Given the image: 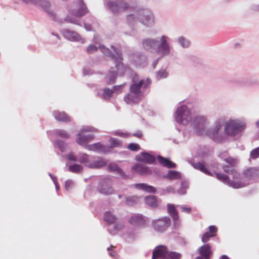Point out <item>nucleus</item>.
<instances>
[{"label":"nucleus","instance_id":"1","mask_svg":"<svg viewBox=\"0 0 259 259\" xmlns=\"http://www.w3.org/2000/svg\"><path fill=\"white\" fill-rule=\"evenodd\" d=\"M100 50L106 57L114 61L117 74L122 76L124 75L127 67L123 63V58L121 49L120 47L111 46V51L104 45L100 46Z\"/></svg>","mask_w":259,"mask_h":259},{"label":"nucleus","instance_id":"2","mask_svg":"<svg viewBox=\"0 0 259 259\" xmlns=\"http://www.w3.org/2000/svg\"><path fill=\"white\" fill-rule=\"evenodd\" d=\"M259 177L258 167H249L244 170L236 182H231L232 187L239 189L245 187L249 184L251 180Z\"/></svg>","mask_w":259,"mask_h":259},{"label":"nucleus","instance_id":"3","mask_svg":"<svg viewBox=\"0 0 259 259\" xmlns=\"http://www.w3.org/2000/svg\"><path fill=\"white\" fill-rule=\"evenodd\" d=\"M223 122L221 120H217L213 127H210L206 132L207 135L214 142L222 143L227 139L224 132H221Z\"/></svg>","mask_w":259,"mask_h":259},{"label":"nucleus","instance_id":"4","mask_svg":"<svg viewBox=\"0 0 259 259\" xmlns=\"http://www.w3.org/2000/svg\"><path fill=\"white\" fill-rule=\"evenodd\" d=\"M104 5L107 10L116 16L128 10L131 7L130 4L124 0H105Z\"/></svg>","mask_w":259,"mask_h":259},{"label":"nucleus","instance_id":"5","mask_svg":"<svg viewBox=\"0 0 259 259\" xmlns=\"http://www.w3.org/2000/svg\"><path fill=\"white\" fill-rule=\"evenodd\" d=\"M175 119L179 124L187 125L192 120L190 109L185 105L180 106L176 111Z\"/></svg>","mask_w":259,"mask_h":259},{"label":"nucleus","instance_id":"6","mask_svg":"<svg viewBox=\"0 0 259 259\" xmlns=\"http://www.w3.org/2000/svg\"><path fill=\"white\" fill-rule=\"evenodd\" d=\"M245 128V125L234 120H229L225 124V133L226 136H235Z\"/></svg>","mask_w":259,"mask_h":259},{"label":"nucleus","instance_id":"7","mask_svg":"<svg viewBox=\"0 0 259 259\" xmlns=\"http://www.w3.org/2000/svg\"><path fill=\"white\" fill-rule=\"evenodd\" d=\"M137 20L147 27H152L154 24V16L151 11L148 9L138 11Z\"/></svg>","mask_w":259,"mask_h":259},{"label":"nucleus","instance_id":"8","mask_svg":"<svg viewBox=\"0 0 259 259\" xmlns=\"http://www.w3.org/2000/svg\"><path fill=\"white\" fill-rule=\"evenodd\" d=\"M206 118L203 116H195L191 123L192 128L198 136L204 135L206 132Z\"/></svg>","mask_w":259,"mask_h":259},{"label":"nucleus","instance_id":"9","mask_svg":"<svg viewBox=\"0 0 259 259\" xmlns=\"http://www.w3.org/2000/svg\"><path fill=\"white\" fill-rule=\"evenodd\" d=\"M151 80L148 77L146 79H142L140 80L139 83H132L130 87V91L132 94L143 96V92L141 89H147L151 84Z\"/></svg>","mask_w":259,"mask_h":259},{"label":"nucleus","instance_id":"10","mask_svg":"<svg viewBox=\"0 0 259 259\" xmlns=\"http://www.w3.org/2000/svg\"><path fill=\"white\" fill-rule=\"evenodd\" d=\"M98 184L97 189L100 193L106 195L112 193L113 189L110 179L105 177L100 178L98 180Z\"/></svg>","mask_w":259,"mask_h":259},{"label":"nucleus","instance_id":"11","mask_svg":"<svg viewBox=\"0 0 259 259\" xmlns=\"http://www.w3.org/2000/svg\"><path fill=\"white\" fill-rule=\"evenodd\" d=\"M168 37L165 35H163L160 37H159L156 54H159L162 57L169 55L171 47L168 41Z\"/></svg>","mask_w":259,"mask_h":259},{"label":"nucleus","instance_id":"12","mask_svg":"<svg viewBox=\"0 0 259 259\" xmlns=\"http://www.w3.org/2000/svg\"><path fill=\"white\" fill-rule=\"evenodd\" d=\"M230 83L234 87L239 88L252 87L259 84V82L257 80L250 77L233 79L230 81Z\"/></svg>","mask_w":259,"mask_h":259},{"label":"nucleus","instance_id":"13","mask_svg":"<svg viewBox=\"0 0 259 259\" xmlns=\"http://www.w3.org/2000/svg\"><path fill=\"white\" fill-rule=\"evenodd\" d=\"M159 37L155 38H146L142 40L143 48L148 52L156 53L157 48L158 45Z\"/></svg>","mask_w":259,"mask_h":259},{"label":"nucleus","instance_id":"14","mask_svg":"<svg viewBox=\"0 0 259 259\" xmlns=\"http://www.w3.org/2000/svg\"><path fill=\"white\" fill-rule=\"evenodd\" d=\"M171 224L169 217H165L161 219L153 221L152 226L155 231L159 232H164Z\"/></svg>","mask_w":259,"mask_h":259},{"label":"nucleus","instance_id":"15","mask_svg":"<svg viewBox=\"0 0 259 259\" xmlns=\"http://www.w3.org/2000/svg\"><path fill=\"white\" fill-rule=\"evenodd\" d=\"M168 251L166 246L163 245H158L152 251V259H166Z\"/></svg>","mask_w":259,"mask_h":259},{"label":"nucleus","instance_id":"16","mask_svg":"<svg viewBox=\"0 0 259 259\" xmlns=\"http://www.w3.org/2000/svg\"><path fill=\"white\" fill-rule=\"evenodd\" d=\"M136 159L138 162L145 164H155L156 163L155 156L148 153L146 151H143L141 152L140 155L136 156Z\"/></svg>","mask_w":259,"mask_h":259},{"label":"nucleus","instance_id":"17","mask_svg":"<svg viewBox=\"0 0 259 259\" xmlns=\"http://www.w3.org/2000/svg\"><path fill=\"white\" fill-rule=\"evenodd\" d=\"M133 62L137 66L144 67L147 64L145 55L141 52L134 53L131 55Z\"/></svg>","mask_w":259,"mask_h":259},{"label":"nucleus","instance_id":"18","mask_svg":"<svg viewBox=\"0 0 259 259\" xmlns=\"http://www.w3.org/2000/svg\"><path fill=\"white\" fill-rule=\"evenodd\" d=\"M95 137V135L93 134L83 135L78 133L77 135L76 141L78 144L85 149L86 146L89 145L88 143L94 140Z\"/></svg>","mask_w":259,"mask_h":259},{"label":"nucleus","instance_id":"19","mask_svg":"<svg viewBox=\"0 0 259 259\" xmlns=\"http://www.w3.org/2000/svg\"><path fill=\"white\" fill-rule=\"evenodd\" d=\"M107 169L110 172H113L119 175L121 179L126 180L130 178L129 175H126L122 169L116 163H110L107 165Z\"/></svg>","mask_w":259,"mask_h":259},{"label":"nucleus","instance_id":"20","mask_svg":"<svg viewBox=\"0 0 259 259\" xmlns=\"http://www.w3.org/2000/svg\"><path fill=\"white\" fill-rule=\"evenodd\" d=\"M85 149L100 154H107L106 146L100 142H97L89 145H87Z\"/></svg>","mask_w":259,"mask_h":259},{"label":"nucleus","instance_id":"21","mask_svg":"<svg viewBox=\"0 0 259 259\" xmlns=\"http://www.w3.org/2000/svg\"><path fill=\"white\" fill-rule=\"evenodd\" d=\"M132 169L133 171L137 172L141 176L151 175L152 174V171L148 166L141 163H137L134 164L132 166Z\"/></svg>","mask_w":259,"mask_h":259},{"label":"nucleus","instance_id":"22","mask_svg":"<svg viewBox=\"0 0 259 259\" xmlns=\"http://www.w3.org/2000/svg\"><path fill=\"white\" fill-rule=\"evenodd\" d=\"M129 223L135 227L143 228L146 226V220L142 214H135L131 217Z\"/></svg>","mask_w":259,"mask_h":259},{"label":"nucleus","instance_id":"23","mask_svg":"<svg viewBox=\"0 0 259 259\" xmlns=\"http://www.w3.org/2000/svg\"><path fill=\"white\" fill-rule=\"evenodd\" d=\"M78 9L73 10L72 13L77 17H81L89 12V10L83 0H79L77 3Z\"/></svg>","mask_w":259,"mask_h":259},{"label":"nucleus","instance_id":"24","mask_svg":"<svg viewBox=\"0 0 259 259\" xmlns=\"http://www.w3.org/2000/svg\"><path fill=\"white\" fill-rule=\"evenodd\" d=\"M107 162L100 157L92 156L89 168L92 169L100 168L107 166Z\"/></svg>","mask_w":259,"mask_h":259},{"label":"nucleus","instance_id":"25","mask_svg":"<svg viewBox=\"0 0 259 259\" xmlns=\"http://www.w3.org/2000/svg\"><path fill=\"white\" fill-rule=\"evenodd\" d=\"M157 159L159 163L163 166L166 167L168 168L176 167V164L171 161L168 158L164 157L159 155L157 156Z\"/></svg>","mask_w":259,"mask_h":259},{"label":"nucleus","instance_id":"26","mask_svg":"<svg viewBox=\"0 0 259 259\" xmlns=\"http://www.w3.org/2000/svg\"><path fill=\"white\" fill-rule=\"evenodd\" d=\"M117 75V72L116 70H114V68L111 67L109 70L108 74L105 78L106 83L108 85L115 83Z\"/></svg>","mask_w":259,"mask_h":259},{"label":"nucleus","instance_id":"27","mask_svg":"<svg viewBox=\"0 0 259 259\" xmlns=\"http://www.w3.org/2000/svg\"><path fill=\"white\" fill-rule=\"evenodd\" d=\"M191 165L195 169L200 170L206 175L209 176H213V173L206 167L202 162H192Z\"/></svg>","mask_w":259,"mask_h":259},{"label":"nucleus","instance_id":"28","mask_svg":"<svg viewBox=\"0 0 259 259\" xmlns=\"http://www.w3.org/2000/svg\"><path fill=\"white\" fill-rule=\"evenodd\" d=\"M92 156L87 153H80L78 154V162L89 168Z\"/></svg>","mask_w":259,"mask_h":259},{"label":"nucleus","instance_id":"29","mask_svg":"<svg viewBox=\"0 0 259 259\" xmlns=\"http://www.w3.org/2000/svg\"><path fill=\"white\" fill-rule=\"evenodd\" d=\"M198 252L200 254L198 256H201L202 258L204 257L211 255L212 251L211 250V246L209 244H205L198 248Z\"/></svg>","mask_w":259,"mask_h":259},{"label":"nucleus","instance_id":"30","mask_svg":"<svg viewBox=\"0 0 259 259\" xmlns=\"http://www.w3.org/2000/svg\"><path fill=\"white\" fill-rule=\"evenodd\" d=\"M110 145L106 146L108 154L111 153L114 148L121 147L122 142L117 138L111 137L109 139Z\"/></svg>","mask_w":259,"mask_h":259},{"label":"nucleus","instance_id":"31","mask_svg":"<svg viewBox=\"0 0 259 259\" xmlns=\"http://www.w3.org/2000/svg\"><path fill=\"white\" fill-rule=\"evenodd\" d=\"M136 188L140 190H144L148 193L155 194L157 192L156 189L151 185H148L146 183H138L135 185Z\"/></svg>","mask_w":259,"mask_h":259},{"label":"nucleus","instance_id":"32","mask_svg":"<svg viewBox=\"0 0 259 259\" xmlns=\"http://www.w3.org/2000/svg\"><path fill=\"white\" fill-rule=\"evenodd\" d=\"M66 39L72 41H79L81 40V37L76 32L66 29Z\"/></svg>","mask_w":259,"mask_h":259},{"label":"nucleus","instance_id":"33","mask_svg":"<svg viewBox=\"0 0 259 259\" xmlns=\"http://www.w3.org/2000/svg\"><path fill=\"white\" fill-rule=\"evenodd\" d=\"M145 202L150 207L155 209L158 206L157 197L155 195H149L145 197Z\"/></svg>","mask_w":259,"mask_h":259},{"label":"nucleus","instance_id":"34","mask_svg":"<svg viewBox=\"0 0 259 259\" xmlns=\"http://www.w3.org/2000/svg\"><path fill=\"white\" fill-rule=\"evenodd\" d=\"M233 167L231 165H223L222 168L226 173L232 175L233 179L238 180V178L240 177V174L238 173Z\"/></svg>","mask_w":259,"mask_h":259},{"label":"nucleus","instance_id":"35","mask_svg":"<svg viewBox=\"0 0 259 259\" xmlns=\"http://www.w3.org/2000/svg\"><path fill=\"white\" fill-rule=\"evenodd\" d=\"M142 97L128 93L124 97V100L128 104L131 103L137 104L142 99Z\"/></svg>","mask_w":259,"mask_h":259},{"label":"nucleus","instance_id":"36","mask_svg":"<svg viewBox=\"0 0 259 259\" xmlns=\"http://www.w3.org/2000/svg\"><path fill=\"white\" fill-rule=\"evenodd\" d=\"M163 178L167 179L169 180H176L181 179V174L177 170H169L166 175L163 176Z\"/></svg>","mask_w":259,"mask_h":259},{"label":"nucleus","instance_id":"37","mask_svg":"<svg viewBox=\"0 0 259 259\" xmlns=\"http://www.w3.org/2000/svg\"><path fill=\"white\" fill-rule=\"evenodd\" d=\"M214 173L215 175V177L219 180L222 181L224 183H227L228 184V185L230 187H232V186L231 185V182H236V181L231 180L230 179V178L229 177V176L227 175H225V174H224L222 173L215 172V171H214Z\"/></svg>","mask_w":259,"mask_h":259},{"label":"nucleus","instance_id":"38","mask_svg":"<svg viewBox=\"0 0 259 259\" xmlns=\"http://www.w3.org/2000/svg\"><path fill=\"white\" fill-rule=\"evenodd\" d=\"M177 42L183 49H188L191 45V41L184 36H179L178 38Z\"/></svg>","mask_w":259,"mask_h":259},{"label":"nucleus","instance_id":"39","mask_svg":"<svg viewBox=\"0 0 259 259\" xmlns=\"http://www.w3.org/2000/svg\"><path fill=\"white\" fill-rule=\"evenodd\" d=\"M68 170L71 172L80 174L83 170L82 165L77 163H74L70 164L68 167Z\"/></svg>","mask_w":259,"mask_h":259},{"label":"nucleus","instance_id":"40","mask_svg":"<svg viewBox=\"0 0 259 259\" xmlns=\"http://www.w3.org/2000/svg\"><path fill=\"white\" fill-rule=\"evenodd\" d=\"M109 224L108 228V231L109 233L112 235L116 234L118 231L121 230L123 227V225L121 223H117L114 225Z\"/></svg>","mask_w":259,"mask_h":259},{"label":"nucleus","instance_id":"41","mask_svg":"<svg viewBox=\"0 0 259 259\" xmlns=\"http://www.w3.org/2000/svg\"><path fill=\"white\" fill-rule=\"evenodd\" d=\"M167 210L172 218H177L179 217V213L175 206L173 204L168 203L167 205Z\"/></svg>","mask_w":259,"mask_h":259},{"label":"nucleus","instance_id":"42","mask_svg":"<svg viewBox=\"0 0 259 259\" xmlns=\"http://www.w3.org/2000/svg\"><path fill=\"white\" fill-rule=\"evenodd\" d=\"M115 215L112 214L110 211H107L104 213V220L109 224H112L116 220Z\"/></svg>","mask_w":259,"mask_h":259},{"label":"nucleus","instance_id":"43","mask_svg":"<svg viewBox=\"0 0 259 259\" xmlns=\"http://www.w3.org/2000/svg\"><path fill=\"white\" fill-rule=\"evenodd\" d=\"M139 198L135 195L126 196L125 197V203L127 205L133 206L138 203Z\"/></svg>","mask_w":259,"mask_h":259},{"label":"nucleus","instance_id":"44","mask_svg":"<svg viewBox=\"0 0 259 259\" xmlns=\"http://www.w3.org/2000/svg\"><path fill=\"white\" fill-rule=\"evenodd\" d=\"M114 91L109 88H104L103 90V94L101 98L105 100H109L112 97Z\"/></svg>","mask_w":259,"mask_h":259},{"label":"nucleus","instance_id":"45","mask_svg":"<svg viewBox=\"0 0 259 259\" xmlns=\"http://www.w3.org/2000/svg\"><path fill=\"white\" fill-rule=\"evenodd\" d=\"M124 236L126 241L131 242L135 239L136 234L134 231H128L124 234Z\"/></svg>","mask_w":259,"mask_h":259},{"label":"nucleus","instance_id":"46","mask_svg":"<svg viewBox=\"0 0 259 259\" xmlns=\"http://www.w3.org/2000/svg\"><path fill=\"white\" fill-rule=\"evenodd\" d=\"M182 255L179 252L175 251H168L166 259H180Z\"/></svg>","mask_w":259,"mask_h":259},{"label":"nucleus","instance_id":"47","mask_svg":"<svg viewBox=\"0 0 259 259\" xmlns=\"http://www.w3.org/2000/svg\"><path fill=\"white\" fill-rule=\"evenodd\" d=\"M126 21L130 25H133L137 20V13L135 16L134 14H130L126 16Z\"/></svg>","mask_w":259,"mask_h":259},{"label":"nucleus","instance_id":"48","mask_svg":"<svg viewBox=\"0 0 259 259\" xmlns=\"http://www.w3.org/2000/svg\"><path fill=\"white\" fill-rule=\"evenodd\" d=\"M168 73L165 70H160L156 72V78L157 79L165 78L168 76Z\"/></svg>","mask_w":259,"mask_h":259},{"label":"nucleus","instance_id":"49","mask_svg":"<svg viewBox=\"0 0 259 259\" xmlns=\"http://www.w3.org/2000/svg\"><path fill=\"white\" fill-rule=\"evenodd\" d=\"M127 148L132 151H138L141 149V147L139 144L136 143H131L127 146Z\"/></svg>","mask_w":259,"mask_h":259},{"label":"nucleus","instance_id":"50","mask_svg":"<svg viewBox=\"0 0 259 259\" xmlns=\"http://www.w3.org/2000/svg\"><path fill=\"white\" fill-rule=\"evenodd\" d=\"M54 115L56 119L60 121H64L65 119V114L63 112H60L58 111H55L54 112Z\"/></svg>","mask_w":259,"mask_h":259},{"label":"nucleus","instance_id":"51","mask_svg":"<svg viewBox=\"0 0 259 259\" xmlns=\"http://www.w3.org/2000/svg\"><path fill=\"white\" fill-rule=\"evenodd\" d=\"M250 157L253 159H256L259 157V147L251 151L250 152Z\"/></svg>","mask_w":259,"mask_h":259},{"label":"nucleus","instance_id":"52","mask_svg":"<svg viewBox=\"0 0 259 259\" xmlns=\"http://www.w3.org/2000/svg\"><path fill=\"white\" fill-rule=\"evenodd\" d=\"M214 236V234H210L209 232H206L203 234L201 237V240L203 243H205L207 242L211 237Z\"/></svg>","mask_w":259,"mask_h":259},{"label":"nucleus","instance_id":"53","mask_svg":"<svg viewBox=\"0 0 259 259\" xmlns=\"http://www.w3.org/2000/svg\"><path fill=\"white\" fill-rule=\"evenodd\" d=\"M98 47L94 45H90L87 48V52L89 54H93L95 53V52L97 51L98 50Z\"/></svg>","mask_w":259,"mask_h":259},{"label":"nucleus","instance_id":"54","mask_svg":"<svg viewBox=\"0 0 259 259\" xmlns=\"http://www.w3.org/2000/svg\"><path fill=\"white\" fill-rule=\"evenodd\" d=\"M124 85V84L119 85H114L113 87L112 91H114V93H115L117 94H119L122 92Z\"/></svg>","mask_w":259,"mask_h":259},{"label":"nucleus","instance_id":"55","mask_svg":"<svg viewBox=\"0 0 259 259\" xmlns=\"http://www.w3.org/2000/svg\"><path fill=\"white\" fill-rule=\"evenodd\" d=\"M75 182L72 180L66 181V190L71 189L75 186Z\"/></svg>","mask_w":259,"mask_h":259},{"label":"nucleus","instance_id":"56","mask_svg":"<svg viewBox=\"0 0 259 259\" xmlns=\"http://www.w3.org/2000/svg\"><path fill=\"white\" fill-rule=\"evenodd\" d=\"M81 132H98V130L93 126H87L82 128L81 130Z\"/></svg>","mask_w":259,"mask_h":259},{"label":"nucleus","instance_id":"57","mask_svg":"<svg viewBox=\"0 0 259 259\" xmlns=\"http://www.w3.org/2000/svg\"><path fill=\"white\" fill-rule=\"evenodd\" d=\"M41 6L42 8L46 11H48L51 16L54 18V14L52 12H49L48 8L50 7V4L49 2H44L41 3Z\"/></svg>","mask_w":259,"mask_h":259},{"label":"nucleus","instance_id":"58","mask_svg":"<svg viewBox=\"0 0 259 259\" xmlns=\"http://www.w3.org/2000/svg\"><path fill=\"white\" fill-rule=\"evenodd\" d=\"M67 158L70 161L78 162V155H75L73 153H69L67 155Z\"/></svg>","mask_w":259,"mask_h":259},{"label":"nucleus","instance_id":"59","mask_svg":"<svg viewBox=\"0 0 259 259\" xmlns=\"http://www.w3.org/2000/svg\"><path fill=\"white\" fill-rule=\"evenodd\" d=\"M114 247V246L112 245H111L109 247L107 248V250L109 252V255L112 256L113 258H116V252L114 251L112 248Z\"/></svg>","mask_w":259,"mask_h":259},{"label":"nucleus","instance_id":"60","mask_svg":"<svg viewBox=\"0 0 259 259\" xmlns=\"http://www.w3.org/2000/svg\"><path fill=\"white\" fill-rule=\"evenodd\" d=\"M225 161L232 166H234L236 163V159L231 157H228Z\"/></svg>","mask_w":259,"mask_h":259},{"label":"nucleus","instance_id":"61","mask_svg":"<svg viewBox=\"0 0 259 259\" xmlns=\"http://www.w3.org/2000/svg\"><path fill=\"white\" fill-rule=\"evenodd\" d=\"M66 22H69L71 23L78 25V20L70 16L66 17Z\"/></svg>","mask_w":259,"mask_h":259},{"label":"nucleus","instance_id":"62","mask_svg":"<svg viewBox=\"0 0 259 259\" xmlns=\"http://www.w3.org/2000/svg\"><path fill=\"white\" fill-rule=\"evenodd\" d=\"M209 233L210 234H214L215 235V233L218 231V229L216 226L213 225H211L208 227Z\"/></svg>","mask_w":259,"mask_h":259},{"label":"nucleus","instance_id":"63","mask_svg":"<svg viewBox=\"0 0 259 259\" xmlns=\"http://www.w3.org/2000/svg\"><path fill=\"white\" fill-rule=\"evenodd\" d=\"M181 207V209H182V211L185 212L187 213H191L192 211V209L191 207H187L185 205H181L179 206Z\"/></svg>","mask_w":259,"mask_h":259},{"label":"nucleus","instance_id":"64","mask_svg":"<svg viewBox=\"0 0 259 259\" xmlns=\"http://www.w3.org/2000/svg\"><path fill=\"white\" fill-rule=\"evenodd\" d=\"M250 11L254 12H259V4H253L250 7Z\"/></svg>","mask_w":259,"mask_h":259}]
</instances>
